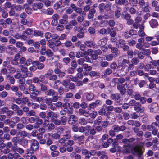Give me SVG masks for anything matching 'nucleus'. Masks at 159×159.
Segmentation results:
<instances>
[{"label": "nucleus", "mask_w": 159, "mask_h": 159, "mask_svg": "<svg viewBox=\"0 0 159 159\" xmlns=\"http://www.w3.org/2000/svg\"><path fill=\"white\" fill-rule=\"evenodd\" d=\"M135 139L134 137L129 139L125 138L122 140V143H123V152L124 153H129L130 152L131 147V143L135 140Z\"/></svg>", "instance_id": "nucleus-1"}, {"label": "nucleus", "mask_w": 159, "mask_h": 159, "mask_svg": "<svg viewBox=\"0 0 159 159\" xmlns=\"http://www.w3.org/2000/svg\"><path fill=\"white\" fill-rule=\"evenodd\" d=\"M111 5L112 3L109 2L106 4L102 3L100 4L98 6V8L100 13L103 14L104 12V10L107 12L110 11L111 10Z\"/></svg>", "instance_id": "nucleus-2"}, {"label": "nucleus", "mask_w": 159, "mask_h": 159, "mask_svg": "<svg viewBox=\"0 0 159 159\" xmlns=\"http://www.w3.org/2000/svg\"><path fill=\"white\" fill-rule=\"evenodd\" d=\"M30 142L32 143L31 147L30 149L27 150V152L28 153L33 154V151H36L38 149L39 147V143L36 140L34 139L31 140Z\"/></svg>", "instance_id": "nucleus-3"}, {"label": "nucleus", "mask_w": 159, "mask_h": 159, "mask_svg": "<svg viewBox=\"0 0 159 159\" xmlns=\"http://www.w3.org/2000/svg\"><path fill=\"white\" fill-rule=\"evenodd\" d=\"M97 7V4H94L91 7V9L89 11V14L87 15V17L89 19L93 18L96 12V8Z\"/></svg>", "instance_id": "nucleus-4"}, {"label": "nucleus", "mask_w": 159, "mask_h": 159, "mask_svg": "<svg viewBox=\"0 0 159 159\" xmlns=\"http://www.w3.org/2000/svg\"><path fill=\"white\" fill-rule=\"evenodd\" d=\"M45 79V76L42 74L40 75L39 77H35L33 78V82L34 83H42Z\"/></svg>", "instance_id": "nucleus-5"}, {"label": "nucleus", "mask_w": 159, "mask_h": 159, "mask_svg": "<svg viewBox=\"0 0 159 159\" xmlns=\"http://www.w3.org/2000/svg\"><path fill=\"white\" fill-rule=\"evenodd\" d=\"M42 50L44 51V52H41L40 54L42 55H44L46 54V56L48 57H51L53 56V52L51 51L50 49H47L46 50V48L45 47H43L42 48Z\"/></svg>", "instance_id": "nucleus-6"}, {"label": "nucleus", "mask_w": 159, "mask_h": 159, "mask_svg": "<svg viewBox=\"0 0 159 159\" xmlns=\"http://www.w3.org/2000/svg\"><path fill=\"white\" fill-rule=\"evenodd\" d=\"M159 110L158 104L157 103L153 102L151 104L150 107V111L151 112L156 113Z\"/></svg>", "instance_id": "nucleus-7"}, {"label": "nucleus", "mask_w": 159, "mask_h": 159, "mask_svg": "<svg viewBox=\"0 0 159 159\" xmlns=\"http://www.w3.org/2000/svg\"><path fill=\"white\" fill-rule=\"evenodd\" d=\"M78 120L77 117L75 115H72L69 118L68 122L70 124H74L78 121Z\"/></svg>", "instance_id": "nucleus-8"}, {"label": "nucleus", "mask_w": 159, "mask_h": 159, "mask_svg": "<svg viewBox=\"0 0 159 159\" xmlns=\"http://www.w3.org/2000/svg\"><path fill=\"white\" fill-rule=\"evenodd\" d=\"M134 110L137 112H142L144 110L143 107H141V104L139 102H136L134 105Z\"/></svg>", "instance_id": "nucleus-9"}, {"label": "nucleus", "mask_w": 159, "mask_h": 159, "mask_svg": "<svg viewBox=\"0 0 159 159\" xmlns=\"http://www.w3.org/2000/svg\"><path fill=\"white\" fill-rule=\"evenodd\" d=\"M43 6V4L42 3H34L32 6V8L34 11H36L42 9Z\"/></svg>", "instance_id": "nucleus-10"}, {"label": "nucleus", "mask_w": 159, "mask_h": 159, "mask_svg": "<svg viewBox=\"0 0 159 159\" xmlns=\"http://www.w3.org/2000/svg\"><path fill=\"white\" fill-rule=\"evenodd\" d=\"M7 51L11 53V54L13 53L14 52H17V48L12 45H9L7 47Z\"/></svg>", "instance_id": "nucleus-11"}, {"label": "nucleus", "mask_w": 159, "mask_h": 159, "mask_svg": "<svg viewBox=\"0 0 159 159\" xmlns=\"http://www.w3.org/2000/svg\"><path fill=\"white\" fill-rule=\"evenodd\" d=\"M116 28H107V34H109L111 37L116 36Z\"/></svg>", "instance_id": "nucleus-12"}, {"label": "nucleus", "mask_w": 159, "mask_h": 159, "mask_svg": "<svg viewBox=\"0 0 159 159\" xmlns=\"http://www.w3.org/2000/svg\"><path fill=\"white\" fill-rule=\"evenodd\" d=\"M29 90L26 89L25 91L24 94H29L30 93L31 91H34L36 90L35 87L33 84H30L28 87Z\"/></svg>", "instance_id": "nucleus-13"}, {"label": "nucleus", "mask_w": 159, "mask_h": 159, "mask_svg": "<svg viewBox=\"0 0 159 159\" xmlns=\"http://www.w3.org/2000/svg\"><path fill=\"white\" fill-rule=\"evenodd\" d=\"M132 130H133L134 133L136 134L137 136L142 137L143 136V133L142 131H140L139 129L134 127L133 128Z\"/></svg>", "instance_id": "nucleus-14"}, {"label": "nucleus", "mask_w": 159, "mask_h": 159, "mask_svg": "<svg viewBox=\"0 0 159 159\" xmlns=\"http://www.w3.org/2000/svg\"><path fill=\"white\" fill-rule=\"evenodd\" d=\"M144 39L142 38L138 39V43L136 45V48L140 50H141L143 47V43H144Z\"/></svg>", "instance_id": "nucleus-15"}, {"label": "nucleus", "mask_w": 159, "mask_h": 159, "mask_svg": "<svg viewBox=\"0 0 159 159\" xmlns=\"http://www.w3.org/2000/svg\"><path fill=\"white\" fill-rule=\"evenodd\" d=\"M36 123L34 125V128L36 129H38L39 128V126L41 125L43 123V120L39 118V117H36Z\"/></svg>", "instance_id": "nucleus-16"}, {"label": "nucleus", "mask_w": 159, "mask_h": 159, "mask_svg": "<svg viewBox=\"0 0 159 159\" xmlns=\"http://www.w3.org/2000/svg\"><path fill=\"white\" fill-rule=\"evenodd\" d=\"M116 44L117 47L119 48H121L123 45L125 44V40L122 39H120L116 42Z\"/></svg>", "instance_id": "nucleus-17"}, {"label": "nucleus", "mask_w": 159, "mask_h": 159, "mask_svg": "<svg viewBox=\"0 0 159 159\" xmlns=\"http://www.w3.org/2000/svg\"><path fill=\"white\" fill-rule=\"evenodd\" d=\"M107 39L106 37L102 38L98 41V45L101 47L105 45L107 43Z\"/></svg>", "instance_id": "nucleus-18"}, {"label": "nucleus", "mask_w": 159, "mask_h": 159, "mask_svg": "<svg viewBox=\"0 0 159 159\" xmlns=\"http://www.w3.org/2000/svg\"><path fill=\"white\" fill-rule=\"evenodd\" d=\"M46 95L48 96H52L54 95H57V93L53 89H49L47 90L45 92Z\"/></svg>", "instance_id": "nucleus-19"}, {"label": "nucleus", "mask_w": 159, "mask_h": 159, "mask_svg": "<svg viewBox=\"0 0 159 159\" xmlns=\"http://www.w3.org/2000/svg\"><path fill=\"white\" fill-rule=\"evenodd\" d=\"M85 138L84 135H82L78 136L77 135H75L72 137V139L74 141L78 140L79 142H81L84 140Z\"/></svg>", "instance_id": "nucleus-20"}, {"label": "nucleus", "mask_w": 159, "mask_h": 159, "mask_svg": "<svg viewBox=\"0 0 159 159\" xmlns=\"http://www.w3.org/2000/svg\"><path fill=\"white\" fill-rule=\"evenodd\" d=\"M34 62L35 63V65L37 66V69L39 70L43 69L45 67V65L42 63H40L39 61H34Z\"/></svg>", "instance_id": "nucleus-21"}, {"label": "nucleus", "mask_w": 159, "mask_h": 159, "mask_svg": "<svg viewBox=\"0 0 159 159\" xmlns=\"http://www.w3.org/2000/svg\"><path fill=\"white\" fill-rule=\"evenodd\" d=\"M134 151L137 154V156L142 155L144 152V151L140 147H136L134 148Z\"/></svg>", "instance_id": "nucleus-22"}, {"label": "nucleus", "mask_w": 159, "mask_h": 159, "mask_svg": "<svg viewBox=\"0 0 159 159\" xmlns=\"http://www.w3.org/2000/svg\"><path fill=\"white\" fill-rule=\"evenodd\" d=\"M41 25L43 29L46 30L50 27V23L48 21L46 20L41 24Z\"/></svg>", "instance_id": "nucleus-23"}, {"label": "nucleus", "mask_w": 159, "mask_h": 159, "mask_svg": "<svg viewBox=\"0 0 159 159\" xmlns=\"http://www.w3.org/2000/svg\"><path fill=\"white\" fill-rule=\"evenodd\" d=\"M116 3L120 5H123L124 6H127L129 4V2L127 0H118Z\"/></svg>", "instance_id": "nucleus-24"}, {"label": "nucleus", "mask_w": 159, "mask_h": 159, "mask_svg": "<svg viewBox=\"0 0 159 159\" xmlns=\"http://www.w3.org/2000/svg\"><path fill=\"white\" fill-rule=\"evenodd\" d=\"M62 0H60L57 3L54 4L53 8L55 10H57L58 9L63 7L64 6H62Z\"/></svg>", "instance_id": "nucleus-25"}, {"label": "nucleus", "mask_w": 159, "mask_h": 159, "mask_svg": "<svg viewBox=\"0 0 159 159\" xmlns=\"http://www.w3.org/2000/svg\"><path fill=\"white\" fill-rule=\"evenodd\" d=\"M158 124L156 122L152 123L151 125H147V129L149 131H151L153 129H155L156 127L158 126Z\"/></svg>", "instance_id": "nucleus-26"}, {"label": "nucleus", "mask_w": 159, "mask_h": 159, "mask_svg": "<svg viewBox=\"0 0 159 159\" xmlns=\"http://www.w3.org/2000/svg\"><path fill=\"white\" fill-rule=\"evenodd\" d=\"M30 140H27L25 138H21L20 139V144L23 146H26L28 145L29 142H30Z\"/></svg>", "instance_id": "nucleus-27"}, {"label": "nucleus", "mask_w": 159, "mask_h": 159, "mask_svg": "<svg viewBox=\"0 0 159 159\" xmlns=\"http://www.w3.org/2000/svg\"><path fill=\"white\" fill-rule=\"evenodd\" d=\"M150 24L151 26L154 28L158 26V23L157 20L156 19H152L150 21Z\"/></svg>", "instance_id": "nucleus-28"}, {"label": "nucleus", "mask_w": 159, "mask_h": 159, "mask_svg": "<svg viewBox=\"0 0 159 159\" xmlns=\"http://www.w3.org/2000/svg\"><path fill=\"white\" fill-rule=\"evenodd\" d=\"M144 26L143 25L141 26L139 31L138 32V34L140 37H143L145 35L144 31Z\"/></svg>", "instance_id": "nucleus-29"}, {"label": "nucleus", "mask_w": 159, "mask_h": 159, "mask_svg": "<svg viewBox=\"0 0 159 159\" xmlns=\"http://www.w3.org/2000/svg\"><path fill=\"white\" fill-rule=\"evenodd\" d=\"M144 137L146 139L147 141H150L152 139L151 134L150 132H146L144 134Z\"/></svg>", "instance_id": "nucleus-30"}, {"label": "nucleus", "mask_w": 159, "mask_h": 159, "mask_svg": "<svg viewBox=\"0 0 159 159\" xmlns=\"http://www.w3.org/2000/svg\"><path fill=\"white\" fill-rule=\"evenodd\" d=\"M144 7H141V11H140L141 12V13H144L145 12H148L150 11V10L149 9V7L148 5H147L146 6H144ZM140 8H139V9Z\"/></svg>", "instance_id": "nucleus-31"}, {"label": "nucleus", "mask_w": 159, "mask_h": 159, "mask_svg": "<svg viewBox=\"0 0 159 159\" xmlns=\"http://www.w3.org/2000/svg\"><path fill=\"white\" fill-rule=\"evenodd\" d=\"M110 17V16L108 13H106L104 15H100L98 16V19L101 20L103 19H107Z\"/></svg>", "instance_id": "nucleus-32"}, {"label": "nucleus", "mask_w": 159, "mask_h": 159, "mask_svg": "<svg viewBox=\"0 0 159 159\" xmlns=\"http://www.w3.org/2000/svg\"><path fill=\"white\" fill-rule=\"evenodd\" d=\"M121 67V70L124 72L125 73L127 74L128 72V66L125 64H122L119 65Z\"/></svg>", "instance_id": "nucleus-33"}, {"label": "nucleus", "mask_w": 159, "mask_h": 159, "mask_svg": "<svg viewBox=\"0 0 159 159\" xmlns=\"http://www.w3.org/2000/svg\"><path fill=\"white\" fill-rule=\"evenodd\" d=\"M18 135H20V137L23 138L27 137L28 135V133L25 131H21L18 133Z\"/></svg>", "instance_id": "nucleus-34"}, {"label": "nucleus", "mask_w": 159, "mask_h": 159, "mask_svg": "<svg viewBox=\"0 0 159 159\" xmlns=\"http://www.w3.org/2000/svg\"><path fill=\"white\" fill-rule=\"evenodd\" d=\"M112 53H114V57L119 56L120 54V52L118 51V49L115 47H113V48L111 50Z\"/></svg>", "instance_id": "nucleus-35"}, {"label": "nucleus", "mask_w": 159, "mask_h": 159, "mask_svg": "<svg viewBox=\"0 0 159 159\" xmlns=\"http://www.w3.org/2000/svg\"><path fill=\"white\" fill-rule=\"evenodd\" d=\"M86 96V98L88 101H91L94 97V94L92 93H87Z\"/></svg>", "instance_id": "nucleus-36"}, {"label": "nucleus", "mask_w": 159, "mask_h": 159, "mask_svg": "<svg viewBox=\"0 0 159 159\" xmlns=\"http://www.w3.org/2000/svg\"><path fill=\"white\" fill-rule=\"evenodd\" d=\"M91 9V7L89 5H86L84 6L83 9L84 11H83L82 15H85L86 14V12L89 11Z\"/></svg>", "instance_id": "nucleus-37"}, {"label": "nucleus", "mask_w": 159, "mask_h": 159, "mask_svg": "<svg viewBox=\"0 0 159 159\" xmlns=\"http://www.w3.org/2000/svg\"><path fill=\"white\" fill-rule=\"evenodd\" d=\"M102 118L101 116H98L94 121V124L96 125H99L102 122Z\"/></svg>", "instance_id": "nucleus-38"}, {"label": "nucleus", "mask_w": 159, "mask_h": 159, "mask_svg": "<svg viewBox=\"0 0 159 159\" xmlns=\"http://www.w3.org/2000/svg\"><path fill=\"white\" fill-rule=\"evenodd\" d=\"M78 122L80 124L83 125H85L87 123V122L86 120L83 118L80 119L79 120Z\"/></svg>", "instance_id": "nucleus-39"}, {"label": "nucleus", "mask_w": 159, "mask_h": 159, "mask_svg": "<svg viewBox=\"0 0 159 159\" xmlns=\"http://www.w3.org/2000/svg\"><path fill=\"white\" fill-rule=\"evenodd\" d=\"M60 120L61 123V125H65L66 123L67 120V118L65 116H62L60 118Z\"/></svg>", "instance_id": "nucleus-40"}, {"label": "nucleus", "mask_w": 159, "mask_h": 159, "mask_svg": "<svg viewBox=\"0 0 159 159\" xmlns=\"http://www.w3.org/2000/svg\"><path fill=\"white\" fill-rule=\"evenodd\" d=\"M129 4L133 7L136 6L138 4V0H128Z\"/></svg>", "instance_id": "nucleus-41"}, {"label": "nucleus", "mask_w": 159, "mask_h": 159, "mask_svg": "<svg viewBox=\"0 0 159 159\" xmlns=\"http://www.w3.org/2000/svg\"><path fill=\"white\" fill-rule=\"evenodd\" d=\"M7 68L10 73L14 74L16 71V70L15 68L14 67L10 65H8L7 66Z\"/></svg>", "instance_id": "nucleus-42"}, {"label": "nucleus", "mask_w": 159, "mask_h": 159, "mask_svg": "<svg viewBox=\"0 0 159 159\" xmlns=\"http://www.w3.org/2000/svg\"><path fill=\"white\" fill-rule=\"evenodd\" d=\"M71 59L68 57H64L62 59V62L66 65L69 64L71 61Z\"/></svg>", "instance_id": "nucleus-43"}, {"label": "nucleus", "mask_w": 159, "mask_h": 159, "mask_svg": "<svg viewBox=\"0 0 159 159\" xmlns=\"http://www.w3.org/2000/svg\"><path fill=\"white\" fill-rule=\"evenodd\" d=\"M89 75L91 77L97 76H100V74L99 72H97L95 71H91L89 73Z\"/></svg>", "instance_id": "nucleus-44"}, {"label": "nucleus", "mask_w": 159, "mask_h": 159, "mask_svg": "<svg viewBox=\"0 0 159 159\" xmlns=\"http://www.w3.org/2000/svg\"><path fill=\"white\" fill-rule=\"evenodd\" d=\"M84 44L86 46L90 48H91L94 45L93 42L92 41H87L85 42Z\"/></svg>", "instance_id": "nucleus-45"}, {"label": "nucleus", "mask_w": 159, "mask_h": 159, "mask_svg": "<svg viewBox=\"0 0 159 159\" xmlns=\"http://www.w3.org/2000/svg\"><path fill=\"white\" fill-rule=\"evenodd\" d=\"M48 46H49L50 48L52 49L54 51H56L54 48H55V47L54 45V42H52L51 40H49L48 41L47 43Z\"/></svg>", "instance_id": "nucleus-46"}, {"label": "nucleus", "mask_w": 159, "mask_h": 159, "mask_svg": "<svg viewBox=\"0 0 159 159\" xmlns=\"http://www.w3.org/2000/svg\"><path fill=\"white\" fill-rule=\"evenodd\" d=\"M106 59L107 61H112L114 57L113 55L112 54H108L105 56Z\"/></svg>", "instance_id": "nucleus-47"}, {"label": "nucleus", "mask_w": 159, "mask_h": 159, "mask_svg": "<svg viewBox=\"0 0 159 159\" xmlns=\"http://www.w3.org/2000/svg\"><path fill=\"white\" fill-rule=\"evenodd\" d=\"M126 93L129 96H133L134 95V91L130 87H128L127 88Z\"/></svg>", "instance_id": "nucleus-48"}, {"label": "nucleus", "mask_w": 159, "mask_h": 159, "mask_svg": "<svg viewBox=\"0 0 159 159\" xmlns=\"http://www.w3.org/2000/svg\"><path fill=\"white\" fill-rule=\"evenodd\" d=\"M127 56L128 58H132L134 55V52L132 49H129L127 52Z\"/></svg>", "instance_id": "nucleus-49"}, {"label": "nucleus", "mask_w": 159, "mask_h": 159, "mask_svg": "<svg viewBox=\"0 0 159 159\" xmlns=\"http://www.w3.org/2000/svg\"><path fill=\"white\" fill-rule=\"evenodd\" d=\"M110 98L111 99L116 101L118 100L119 99L120 97L119 95L114 94H111Z\"/></svg>", "instance_id": "nucleus-50"}, {"label": "nucleus", "mask_w": 159, "mask_h": 159, "mask_svg": "<svg viewBox=\"0 0 159 159\" xmlns=\"http://www.w3.org/2000/svg\"><path fill=\"white\" fill-rule=\"evenodd\" d=\"M83 67L86 71H89L92 70V68L90 66H89L87 64H84L83 65Z\"/></svg>", "instance_id": "nucleus-51"}, {"label": "nucleus", "mask_w": 159, "mask_h": 159, "mask_svg": "<svg viewBox=\"0 0 159 159\" xmlns=\"http://www.w3.org/2000/svg\"><path fill=\"white\" fill-rule=\"evenodd\" d=\"M139 62V60L138 58L135 57L133 58L131 61V62L134 65H137Z\"/></svg>", "instance_id": "nucleus-52"}, {"label": "nucleus", "mask_w": 159, "mask_h": 159, "mask_svg": "<svg viewBox=\"0 0 159 159\" xmlns=\"http://www.w3.org/2000/svg\"><path fill=\"white\" fill-rule=\"evenodd\" d=\"M19 87L20 89L23 91V93H24L25 91H26V85L25 84H19Z\"/></svg>", "instance_id": "nucleus-53"}, {"label": "nucleus", "mask_w": 159, "mask_h": 159, "mask_svg": "<svg viewBox=\"0 0 159 159\" xmlns=\"http://www.w3.org/2000/svg\"><path fill=\"white\" fill-rule=\"evenodd\" d=\"M14 113V111L11 110H9L8 109L6 112V116L10 118Z\"/></svg>", "instance_id": "nucleus-54"}, {"label": "nucleus", "mask_w": 159, "mask_h": 159, "mask_svg": "<svg viewBox=\"0 0 159 159\" xmlns=\"http://www.w3.org/2000/svg\"><path fill=\"white\" fill-rule=\"evenodd\" d=\"M40 90L43 92H45L48 89L47 86L44 84H40Z\"/></svg>", "instance_id": "nucleus-55"}, {"label": "nucleus", "mask_w": 159, "mask_h": 159, "mask_svg": "<svg viewBox=\"0 0 159 159\" xmlns=\"http://www.w3.org/2000/svg\"><path fill=\"white\" fill-rule=\"evenodd\" d=\"M35 114L34 111L30 110L26 113V116H34L35 115Z\"/></svg>", "instance_id": "nucleus-56"}, {"label": "nucleus", "mask_w": 159, "mask_h": 159, "mask_svg": "<svg viewBox=\"0 0 159 159\" xmlns=\"http://www.w3.org/2000/svg\"><path fill=\"white\" fill-rule=\"evenodd\" d=\"M34 35L35 36H42L43 35V33L38 30H35L34 33Z\"/></svg>", "instance_id": "nucleus-57"}, {"label": "nucleus", "mask_w": 159, "mask_h": 159, "mask_svg": "<svg viewBox=\"0 0 159 159\" xmlns=\"http://www.w3.org/2000/svg\"><path fill=\"white\" fill-rule=\"evenodd\" d=\"M46 144L48 146H49L51 145L52 143L53 142L52 140L49 137L46 138Z\"/></svg>", "instance_id": "nucleus-58"}, {"label": "nucleus", "mask_w": 159, "mask_h": 159, "mask_svg": "<svg viewBox=\"0 0 159 159\" xmlns=\"http://www.w3.org/2000/svg\"><path fill=\"white\" fill-rule=\"evenodd\" d=\"M3 139L6 140L8 141L11 139V136L8 133L5 134L3 135Z\"/></svg>", "instance_id": "nucleus-59"}, {"label": "nucleus", "mask_w": 159, "mask_h": 159, "mask_svg": "<svg viewBox=\"0 0 159 159\" xmlns=\"http://www.w3.org/2000/svg\"><path fill=\"white\" fill-rule=\"evenodd\" d=\"M0 25L3 28H6L7 27L6 23H5V20L3 19H0Z\"/></svg>", "instance_id": "nucleus-60"}, {"label": "nucleus", "mask_w": 159, "mask_h": 159, "mask_svg": "<svg viewBox=\"0 0 159 159\" xmlns=\"http://www.w3.org/2000/svg\"><path fill=\"white\" fill-rule=\"evenodd\" d=\"M138 4L141 7H142L146 5V2L144 0H139Z\"/></svg>", "instance_id": "nucleus-61"}, {"label": "nucleus", "mask_w": 159, "mask_h": 159, "mask_svg": "<svg viewBox=\"0 0 159 159\" xmlns=\"http://www.w3.org/2000/svg\"><path fill=\"white\" fill-rule=\"evenodd\" d=\"M16 113L17 115L20 116H22L24 114L22 110L20 109V108L16 111Z\"/></svg>", "instance_id": "nucleus-62"}, {"label": "nucleus", "mask_w": 159, "mask_h": 159, "mask_svg": "<svg viewBox=\"0 0 159 159\" xmlns=\"http://www.w3.org/2000/svg\"><path fill=\"white\" fill-rule=\"evenodd\" d=\"M150 63L152 64V65L153 66L156 67L157 66L158 64H159V60L157 61L152 60V61L150 62Z\"/></svg>", "instance_id": "nucleus-63"}, {"label": "nucleus", "mask_w": 159, "mask_h": 159, "mask_svg": "<svg viewBox=\"0 0 159 159\" xmlns=\"http://www.w3.org/2000/svg\"><path fill=\"white\" fill-rule=\"evenodd\" d=\"M19 108V106L16 104H12L11 105V109L14 111L16 112Z\"/></svg>", "instance_id": "nucleus-64"}]
</instances>
